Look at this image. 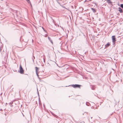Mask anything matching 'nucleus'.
I'll return each instance as SVG.
<instances>
[{"label": "nucleus", "mask_w": 123, "mask_h": 123, "mask_svg": "<svg viewBox=\"0 0 123 123\" xmlns=\"http://www.w3.org/2000/svg\"><path fill=\"white\" fill-rule=\"evenodd\" d=\"M71 86L74 88L77 87L80 88V87L81 86V85L78 84H75L72 85H71Z\"/></svg>", "instance_id": "nucleus-1"}, {"label": "nucleus", "mask_w": 123, "mask_h": 123, "mask_svg": "<svg viewBox=\"0 0 123 123\" xmlns=\"http://www.w3.org/2000/svg\"><path fill=\"white\" fill-rule=\"evenodd\" d=\"M112 42L113 44H114L115 43V42L116 41L115 36H112Z\"/></svg>", "instance_id": "nucleus-2"}, {"label": "nucleus", "mask_w": 123, "mask_h": 123, "mask_svg": "<svg viewBox=\"0 0 123 123\" xmlns=\"http://www.w3.org/2000/svg\"><path fill=\"white\" fill-rule=\"evenodd\" d=\"M39 70H36L37 75L38 77H39L38 74H41V73L42 72H40V71H39Z\"/></svg>", "instance_id": "nucleus-3"}, {"label": "nucleus", "mask_w": 123, "mask_h": 123, "mask_svg": "<svg viewBox=\"0 0 123 123\" xmlns=\"http://www.w3.org/2000/svg\"><path fill=\"white\" fill-rule=\"evenodd\" d=\"M118 11L120 13H123V10H122V9L120 7H119L118 8Z\"/></svg>", "instance_id": "nucleus-4"}, {"label": "nucleus", "mask_w": 123, "mask_h": 123, "mask_svg": "<svg viewBox=\"0 0 123 123\" xmlns=\"http://www.w3.org/2000/svg\"><path fill=\"white\" fill-rule=\"evenodd\" d=\"M110 45V44L109 42H108L107 44L105 45V48L107 47H109Z\"/></svg>", "instance_id": "nucleus-5"}, {"label": "nucleus", "mask_w": 123, "mask_h": 123, "mask_svg": "<svg viewBox=\"0 0 123 123\" xmlns=\"http://www.w3.org/2000/svg\"><path fill=\"white\" fill-rule=\"evenodd\" d=\"M91 9L92 11L94 13H95L96 12V9H94V8H91Z\"/></svg>", "instance_id": "nucleus-6"}, {"label": "nucleus", "mask_w": 123, "mask_h": 123, "mask_svg": "<svg viewBox=\"0 0 123 123\" xmlns=\"http://www.w3.org/2000/svg\"><path fill=\"white\" fill-rule=\"evenodd\" d=\"M105 0L109 4H111L112 3V2H111L110 0Z\"/></svg>", "instance_id": "nucleus-7"}, {"label": "nucleus", "mask_w": 123, "mask_h": 123, "mask_svg": "<svg viewBox=\"0 0 123 123\" xmlns=\"http://www.w3.org/2000/svg\"><path fill=\"white\" fill-rule=\"evenodd\" d=\"M21 74H23L24 72V70H20L19 72Z\"/></svg>", "instance_id": "nucleus-8"}, {"label": "nucleus", "mask_w": 123, "mask_h": 123, "mask_svg": "<svg viewBox=\"0 0 123 123\" xmlns=\"http://www.w3.org/2000/svg\"><path fill=\"white\" fill-rule=\"evenodd\" d=\"M48 39L50 41V42L52 43V44H53V42L51 40V39H50V38L49 37H48Z\"/></svg>", "instance_id": "nucleus-9"}, {"label": "nucleus", "mask_w": 123, "mask_h": 123, "mask_svg": "<svg viewBox=\"0 0 123 123\" xmlns=\"http://www.w3.org/2000/svg\"><path fill=\"white\" fill-rule=\"evenodd\" d=\"M19 69H23L21 64L19 65Z\"/></svg>", "instance_id": "nucleus-10"}, {"label": "nucleus", "mask_w": 123, "mask_h": 123, "mask_svg": "<svg viewBox=\"0 0 123 123\" xmlns=\"http://www.w3.org/2000/svg\"><path fill=\"white\" fill-rule=\"evenodd\" d=\"M120 6L122 8H123V4H121L120 5Z\"/></svg>", "instance_id": "nucleus-11"}, {"label": "nucleus", "mask_w": 123, "mask_h": 123, "mask_svg": "<svg viewBox=\"0 0 123 123\" xmlns=\"http://www.w3.org/2000/svg\"><path fill=\"white\" fill-rule=\"evenodd\" d=\"M26 0L27 1V2L28 3H29L30 2V0Z\"/></svg>", "instance_id": "nucleus-12"}, {"label": "nucleus", "mask_w": 123, "mask_h": 123, "mask_svg": "<svg viewBox=\"0 0 123 123\" xmlns=\"http://www.w3.org/2000/svg\"><path fill=\"white\" fill-rule=\"evenodd\" d=\"M92 90H94L95 89V87H92Z\"/></svg>", "instance_id": "nucleus-13"}, {"label": "nucleus", "mask_w": 123, "mask_h": 123, "mask_svg": "<svg viewBox=\"0 0 123 123\" xmlns=\"http://www.w3.org/2000/svg\"><path fill=\"white\" fill-rule=\"evenodd\" d=\"M121 68L123 69V65H122Z\"/></svg>", "instance_id": "nucleus-14"}, {"label": "nucleus", "mask_w": 123, "mask_h": 123, "mask_svg": "<svg viewBox=\"0 0 123 123\" xmlns=\"http://www.w3.org/2000/svg\"><path fill=\"white\" fill-rule=\"evenodd\" d=\"M42 28L45 31H46L45 30H44V28L43 27H42Z\"/></svg>", "instance_id": "nucleus-15"}, {"label": "nucleus", "mask_w": 123, "mask_h": 123, "mask_svg": "<svg viewBox=\"0 0 123 123\" xmlns=\"http://www.w3.org/2000/svg\"><path fill=\"white\" fill-rule=\"evenodd\" d=\"M35 68H36V69H38V68L37 67H35Z\"/></svg>", "instance_id": "nucleus-16"}, {"label": "nucleus", "mask_w": 123, "mask_h": 123, "mask_svg": "<svg viewBox=\"0 0 123 123\" xmlns=\"http://www.w3.org/2000/svg\"><path fill=\"white\" fill-rule=\"evenodd\" d=\"M1 48H0V52H1Z\"/></svg>", "instance_id": "nucleus-17"}, {"label": "nucleus", "mask_w": 123, "mask_h": 123, "mask_svg": "<svg viewBox=\"0 0 123 123\" xmlns=\"http://www.w3.org/2000/svg\"><path fill=\"white\" fill-rule=\"evenodd\" d=\"M43 61H44V62H45V59H43Z\"/></svg>", "instance_id": "nucleus-18"}, {"label": "nucleus", "mask_w": 123, "mask_h": 123, "mask_svg": "<svg viewBox=\"0 0 123 123\" xmlns=\"http://www.w3.org/2000/svg\"><path fill=\"white\" fill-rule=\"evenodd\" d=\"M53 22H54V20L53 19Z\"/></svg>", "instance_id": "nucleus-19"}, {"label": "nucleus", "mask_w": 123, "mask_h": 123, "mask_svg": "<svg viewBox=\"0 0 123 123\" xmlns=\"http://www.w3.org/2000/svg\"><path fill=\"white\" fill-rule=\"evenodd\" d=\"M54 117H55V115L54 114Z\"/></svg>", "instance_id": "nucleus-20"}, {"label": "nucleus", "mask_w": 123, "mask_h": 123, "mask_svg": "<svg viewBox=\"0 0 123 123\" xmlns=\"http://www.w3.org/2000/svg\"><path fill=\"white\" fill-rule=\"evenodd\" d=\"M15 70V71H16V70Z\"/></svg>", "instance_id": "nucleus-21"}, {"label": "nucleus", "mask_w": 123, "mask_h": 123, "mask_svg": "<svg viewBox=\"0 0 123 123\" xmlns=\"http://www.w3.org/2000/svg\"><path fill=\"white\" fill-rule=\"evenodd\" d=\"M34 59L35 58V57L34 56Z\"/></svg>", "instance_id": "nucleus-22"}, {"label": "nucleus", "mask_w": 123, "mask_h": 123, "mask_svg": "<svg viewBox=\"0 0 123 123\" xmlns=\"http://www.w3.org/2000/svg\"><path fill=\"white\" fill-rule=\"evenodd\" d=\"M42 71H43V72H44V71H43V70Z\"/></svg>", "instance_id": "nucleus-23"}]
</instances>
